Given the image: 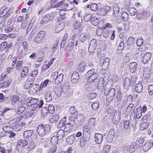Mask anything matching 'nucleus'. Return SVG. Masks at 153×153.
Instances as JSON below:
<instances>
[{
  "label": "nucleus",
  "instance_id": "nucleus-1",
  "mask_svg": "<svg viewBox=\"0 0 153 153\" xmlns=\"http://www.w3.org/2000/svg\"><path fill=\"white\" fill-rule=\"evenodd\" d=\"M50 126L48 125L44 126L41 124L38 126L37 128V131L39 135L41 137L46 135L50 131Z\"/></svg>",
  "mask_w": 153,
  "mask_h": 153
},
{
  "label": "nucleus",
  "instance_id": "nucleus-2",
  "mask_svg": "<svg viewBox=\"0 0 153 153\" xmlns=\"http://www.w3.org/2000/svg\"><path fill=\"white\" fill-rule=\"evenodd\" d=\"M98 74L95 72V70L92 68L88 71L85 76L88 82H90L94 81L97 77Z\"/></svg>",
  "mask_w": 153,
  "mask_h": 153
},
{
  "label": "nucleus",
  "instance_id": "nucleus-3",
  "mask_svg": "<svg viewBox=\"0 0 153 153\" xmlns=\"http://www.w3.org/2000/svg\"><path fill=\"white\" fill-rule=\"evenodd\" d=\"M115 90L114 88H112L108 91L105 90L104 94L106 96V100L107 101L110 102L113 100L115 95Z\"/></svg>",
  "mask_w": 153,
  "mask_h": 153
},
{
  "label": "nucleus",
  "instance_id": "nucleus-4",
  "mask_svg": "<svg viewBox=\"0 0 153 153\" xmlns=\"http://www.w3.org/2000/svg\"><path fill=\"white\" fill-rule=\"evenodd\" d=\"M63 74L62 73L59 74L57 72L53 73L52 75V79H53L54 83L56 84L61 83L63 81Z\"/></svg>",
  "mask_w": 153,
  "mask_h": 153
},
{
  "label": "nucleus",
  "instance_id": "nucleus-5",
  "mask_svg": "<svg viewBox=\"0 0 153 153\" xmlns=\"http://www.w3.org/2000/svg\"><path fill=\"white\" fill-rule=\"evenodd\" d=\"M27 144V142L26 140H19L16 145L17 151L19 152H21Z\"/></svg>",
  "mask_w": 153,
  "mask_h": 153
},
{
  "label": "nucleus",
  "instance_id": "nucleus-6",
  "mask_svg": "<svg viewBox=\"0 0 153 153\" xmlns=\"http://www.w3.org/2000/svg\"><path fill=\"white\" fill-rule=\"evenodd\" d=\"M28 78L26 81L24 86L25 88L26 89H28L32 86L35 79V78L30 75V74H28Z\"/></svg>",
  "mask_w": 153,
  "mask_h": 153
},
{
  "label": "nucleus",
  "instance_id": "nucleus-7",
  "mask_svg": "<svg viewBox=\"0 0 153 153\" xmlns=\"http://www.w3.org/2000/svg\"><path fill=\"white\" fill-rule=\"evenodd\" d=\"M54 17L53 15L52 14H47L44 16L42 20L40 22V23L42 25H45L51 21Z\"/></svg>",
  "mask_w": 153,
  "mask_h": 153
},
{
  "label": "nucleus",
  "instance_id": "nucleus-8",
  "mask_svg": "<svg viewBox=\"0 0 153 153\" xmlns=\"http://www.w3.org/2000/svg\"><path fill=\"white\" fill-rule=\"evenodd\" d=\"M75 123L77 124V125L78 126L82 125L83 123L84 122L85 118L83 114H78L76 116L75 118Z\"/></svg>",
  "mask_w": 153,
  "mask_h": 153
},
{
  "label": "nucleus",
  "instance_id": "nucleus-9",
  "mask_svg": "<svg viewBox=\"0 0 153 153\" xmlns=\"http://www.w3.org/2000/svg\"><path fill=\"white\" fill-rule=\"evenodd\" d=\"M79 38L82 42L88 41L91 39L90 35L87 33H81L79 36Z\"/></svg>",
  "mask_w": 153,
  "mask_h": 153
},
{
  "label": "nucleus",
  "instance_id": "nucleus-10",
  "mask_svg": "<svg viewBox=\"0 0 153 153\" xmlns=\"http://www.w3.org/2000/svg\"><path fill=\"white\" fill-rule=\"evenodd\" d=\"M44 104L43 101L42 100H39L37 103H36L34 104H32L30 106V109L32 111L35 110L37 108L39 107L40 108Z\"/></svg>",
  "mask_w": 153,
  "mask_h": 153
},
{
  "label": "nucleus",
  "instance_id": "nucleus-11",
  "mask_svg": "<svg viewBox=\"0 0 153 153\" xmlns=\"http://www.w3.org/2000/svg\"><path fill=\"white\" fill-rule=\"evenodd\" d=\"M115 133L113 129H111L108 133L106 137L107 141L108 143L111 142L114 137Z\"/></svg>",
  "mask_w": 153,
  "mask_h": 153
},
{
  "label": "nucleus",
  "instance_id": "nucleus-12",
  "mask_svg": "<svg viewBox=\"0 0 153 153\" xmlns=\"http://www.w3.org/2000/svg\"><path fill=\"white\" fill-rule=\"evenodd\" d=\"M111 10V7L106 6L99 10V13L102 16H104Z\"/></svg>",
  "mask_w": 153,
  "mask_h": 153
},
{
  "label": "nucleus",
  "instance_id": "nucleus-13",
  "mask_svg": "<svg viewBox=\"0 0 153 153\" xmlns=\"http://www.w3.org/2000/svg\"><path fill=\"white\" fill-rule=\"evenodd\" d=\"M23 45L24 50H22L21 51L19 55L20 57H21L23 56L24 55H25L28 49V43L26 41H24L23 42Z\"/></svg>",
  "mask_w": 153,
  "mask_h": 153
},
{
  "label": "nucleus",
  "instance_id": "nucleus-14",
  "mask_svg": "<svg viewBox=\"0 0 153 153\" xmlns=\"http://www.w3.org/2000/svg\"><path fill=\"white\" fill-rule=\"evenodd\" d=\"M137 67V63L135 62H131L129 65L130 72L132 73H134L136 72Z\"/></svg>",
  "mask_w": 153,
  "mask_h": 153
},
{
  "label": "nucleus",
  "instance_id": "nucleus-15",
  "mask_svg": "<svg viewBox=\"0 0 153 153\" xmlns=\"http://www.w3.org/2000/svg\"><path fill=\"white\" fill-rule=\"evenodd\" d=\"M79 78V74L77 72H74L72 75L71 77V80L73 83H76L77 82Z\"/></svg>",
  "mask_w": 153,
  "mask_h": 153
},
{
  "label": "nucleus",
  "instance_id": "nucleus-16",
  "mask_svg": "<svg viewBox=\"0 0 153 153\" xmlns=\"http://www.w3.org/2000/svg\"><path fill=\"white\" fill-rule=\"evenodd\" d=\"M103 140V136L100 133H96L95 135V140L96 143L100 144L102 143Z\"/></svg>",
  "mask_w": 153,
  "mask_h": 153
},
{
  "label": "nucleus",
  "instance_id": "nucleus-17",
  "mask_svg": "<svg viewBox=\"0 0 153 153\" xmlns=\"http://www.w3.org/2000/svg\"><path fill=\"white\" fill-rule=\"evenodd\" d=\"M19 97L17 95H14L13 96L12 100V106H11V107H10V108H11L13 109L16 108V106L15 105L16 103V102L19 100Z\"/></svg>",
  "mask_w": 153,
  "mask_h": 153
},
{
  "label": "nucleus",
  "instance_id": "nucleus-18",
  "mask_svg": "<svg viewBox=\"0 0 153 153\" xmlns=\"http://www.w3.org/2000/svg\"><path fill=\"white\" fill-rule=\"evenodd\" d=\"M28 101H27L26 105L28 107H29L32 104H34L36 103H37L39 100L36 98L29 97L28 98Z\"/></svg>",
  "mask_w": 153,
  "mask_h": 153
},
{
  "label": "nucleus",
  "instance_id": "nucleus-19",
  "mask_svg": "<svg viewBox=\"0 0 153 153\" xmlns=\"http://www.w3.org/2000/svg\"><path fill=\"white\" fill-rule=\"evenodd\" d=\"M122 94L121 92L120 91L117 92V94L116 95L117 100L116 102L117 104H115V105L116 107H117L118 105L120 103L121 101V99L122 98Z\"/></svg>",
  "mask_w": 153,
  "mask_h": 153
},
{
  "label": "nucleus",
  "instance_id": "nucleus-20",
  "mask_svg": "<svg viewBox=\"0 0 153 153\" xmlns=\"http://www.w3.org/2000/svg\"><path fill=\"white\" fill-rule=\"evenodd\" d=\"M102 62L101 67L102 68L105 69L109 65V59L108 58H106L104 59L102 61H101Z\"/></svg>",
  "mask_w": 153,
  "mask_h": 153
},
{
  "label": "nucleus",
  "instance_id": "nucleus-21",
  "mask_svg": "<svg viewBox=\"0 0 153 153\" xmlns=\"http://www.w3.org/2000/svg\"><path fill=\"white\" fill-rule=\"evenodd\" d=\"M82 129L84 132H86L87 133V137L85 140V141L88 140L90 137V135L89 132H90V130L87 126H84L82 127ZM85 132L83 133V135H84L85 134Z\"/></svg>",
  "mask_w": 153,
  "mask_h": 153
},
{
  "label": "nucleus",
  "instance_id": "nucleus-22",
  "mask_svg": "<svg viewBox=\"0 0 153 153\" xmlns=\"http://www.w3.org/2000/svg\"><path fill=\"white\" fill-rule=\"evenodd\" d=\"M75 138V136L72 134L68 137L66 139V141L69 144H72L74 143Z\"/></svg>",
  "mask_w": 153,
  "mask_h": 153
},
{
  "label": "nucleus",
  "instance_id": "nucleus-23",
  "mask_svg": "<svg viewBox=\"0 0 153 153\" xmlns=\"http://www.w3.org/2000/svg\"><path fill=\"white\" fill-rule=\"evenodd\" d=\"M86 66L85 63L80 62L78 66V71L79 72H83L85 70Z\"/></svg>",
  "mask_w": 153,
  "mask_h": 153
},
{
  "label": "nucleus",
  "instance_id": "nucleus-24",
  "mask_svg": "<svg viewBox=\"0 0 153 153\" xmlns=\"http://www.w3.org/2000/svg\"><path fill=\"white\" fill-rule=\"evenodd\" d=\"M151 53L150 52L146 53L144 56L143 58V61L144 64H146L151 58Z\"/></svg>",
  "mask_w": 153,
  "mask_h": 153
},
{
  "label": "nucleus",
  "instance_id": "nucleus-25",
  "mask_svg": "<svg viewBox=\"0 0 153 153\" xmlns=\"http://www.w3.org/2000/svg\"><path fill=\"white\" fill-rule=\"evenodd\" d=\"M147 14V11L144 10L141 12H137L136 16L138 19H142L144 16H146Z\"/></svg>",
  "mask_w": 153,
  "mask_h": 153
},
{
  "label": "nucleus",
  "instance_id": "nucleus-26",
  "mask_svg": "<svg viewBox=\"0 0 153 153\" xmlns=\"http://www.w3.org/2000/svg\"><path fill=\"white\" fill-rule=\"evenodd\" d=\"M124 86L127 88L130 86L131 84V78H126L123 80Z\"/></svg>",
  "mask_w": 153,
  "mask_h": 153
},
{
  "label": "nucleus",
  "instance_id": "nucleus-27",
  "mask_svg": "<svg viewBox=\"0 0 153 153\" xmlns=\"http://www.w3.org/2000/svg\"><path fill=\"white\" fill-rule=\"evenodd\" d=\"M65 136V131L63 130H60L58 131L57 133L56 136L59 138V139L61 140Z\"/></svg>",
  "mask_w": 153,
  "mask_h": 153
},
{
  "label": "nucleus",
  "instance_id": "nucleus-28",
  "mask_svg": "<svg viewBox=\"0 0 153 153\" xmlns=\"http://www.w3.org/2000/svg\"><path fill=\"white\" fill-rule=\"evenodd\" d=\"M66 121V118L65 117L62 119L58 124V127L59 128H62L65 126Z\"/></svg>",
  "mask_w": 153,
  "mask_h": 153
},
{
  "label": "nucleus",
  "instance_id": "nucleus-29",
  "mask_svg": "<svg viewBox=\"0 0 153 153\" xmlns=\"http://www.w3.org/2000/svg\"><path fill=\"white\" fill-rule=\"evenodd\" d=\"M28 67L25 66L23 67L22 69V71L21 74V76L22 77H25L28 74Z\"/></svg>",
  "mask_w": 153,
  "mask_h": 153
},
{
  "label": "nucleus",
  "instance_id": "nucleus-30",
  "mask_svg": "<svg viewBox=\"0 0 153 153\" xmlns=\"http://www.w3.org/2000/svg\"><path fill=\"white\" fill-rule=\"evenodd\" d=\"M143 89V85L140 83L137 84L135 87V90L138 93L142 92Z\"/></svg>",
  "mask_w": 153,
  "mask_h": 153
},
{
  "label": "nucleus",
  "instance_id": "nucleus-31",
  "mask_svg": "<svg viewBox=\"0 0 153 153\" xmlns=\"http://www.w3.org/2000/svg\"><path fill=\"white\" fill-rule=\"evenodd\" d=\"M33 134V131L28 130L25 131L23 133V136L24 137L26 138H29Z\"/></svg>",
  "mask_w": 153,
  "mask_h": 153
},
{
  "label": "nucleus",
  "instance_id": "nucleus-32",
  "mask_svg": "<svg viewBox=\"0 0 153 153\" xmlns=\"http://www.w3.org/2000/svg\"><path fill=\"white\" fill-rule=\"evenodd\" d=\"M49 80L46 79L41 83L39 88V91L42 90V89L46 87L49 83Z\"/></svg>",
  "mask_w": 153,
  "mask_h": 153
},
{
  "label": "nucleus",
  "instance_id": "nucleus-33",
  "mask_svg": "<svg viewBox=\"0 0 153 153\" xmlns=\"http://www.w3.org/2000/svg\"><path fill=\"white\" fill-rule=\"evenodd\" d=\"M150 143L149 141L146 142L143 147V150L145 152H146L151 148V144Z\"/></svg>",
  "mask_w": 153,
  "mask_h": 153
},
{
  "label": "nucleus",
  "instance_id": "nucleus-34",
  "mask_svg": "<svg viewBox=\"0 0 153 153\" xmlns=\"http://www.w3.org/2000/svg\"><path fill=\"white\" fill-rule=\"evenodd\" d=\"M137 146L135 142L132 143L130 146L129 152L130 153L133 152L137 149Z\"/></svg>",
  "mask_w": 153,
  "mask_h": 153
},
{
  "label": "nucleus",
  "instance_id": "nucleus-35",
  "mask_svg": "<svg viewBox=\"0 0 153 153\" xmlns=\"http://www.w3.org/2000/svg\"><path fill=\"white\" fill-rule=\"evenodd\" d=\"M59 140L57 137V136H54L51 139V143L52 145L56 146L58 142V140Z\"/></svg>",
  "mask_w": 153,
  "mask_h": 153
},
{
  "label": "nucleus",
  "instance_id": "nucleus-36",
  "mask_svg": "<svg viewBox=\"0 0 153 153\" xmlns=\"http://www.w3.org/2000/svg\"><path fill=\"white\" fill-rule=\"evenodd\" d=\"M42 38L40 37L39 35H37L33 38V42L37 43H40L43 41Z\"/></svg>",
  "mask_w": 153,
  "mask_h": 153
},
{
  "label": "nucleus",
  "instance_id": "nucleus-37",
  "mask_svg": "<svg viewBox=\"0 0 153 153\" xmlns=\"http://www.w3.org/2000/svg\"><path fill=\"white\" fill-rule=\"evenodd\" d=\"M124 43L123 42H121L117 48V50L118 53H120L121 52L124 48Z\"/></svg>",
  "mask_w": 153,
  "mask_h": 153
},
{
  "label": "nucleus",
  "instance_id": "nucleus-38",
  "mask_svg": "<svg viewBox=\"0 0 153 153\" xmlns=\"http://www.w3.org/2000/svg\"><path fill=\"white\" fill-rule=\"evenodd\" d=\"M12 125L10 126V127H11V128L15 131H16L20 130L21 128V126L20 125L18 124H15L14 125Z\"/></svg>",
  "mask_w": 153,
  "mask_h": 153
},
{
  "label": "nucleus",
  "instance_id": "nucleus-39",
  "mask_svg": "<svg viewBox=\"0 0 153 153\" xmlns=\"http://www.w3.org/2000/svg\"><path fill=\"white\" fill-rule=\"evenodd\" d=\"M130 15L132 16H134L137 13V10L134 7H130L128 10Z\"/></svg>",
  "mask_w": 153,
  "mask_h": 153
},
{
  "label": "nucleus",
  "instance_id": "nucleus-40",
  "mask_svg": "<svg viewBox=\"0 0 153 153\" xmlns=\"http://www.w3.org/2000/svg\"><path fill=\"white\" fill-rule=\"evenodd\" d=\"M99 105V102L97 101L91 104V107L92 109L94 110H96L98 108Z\"/></svg>",
  "mask_w": 153,
  "mask_h": 153
},
{
  "label": "nucleus",
  "instance_id": "nucleus-41",
  "mask_svg": "<svg viewBox=\"0 0 153 153\" xmlns=\"http://www.w3.org/2000/svg\"><path fill=\"white\" fill-rule=\"evenodd\" d=\"M149 124L146 122L143 123L141 124L140 126V129L141 130H143L146 129L148 127Z\"/></svg>",
  "mask_w": 153,
  "mask_h": 153
},
{
  "label": "nucleus",
  "instance_id": "nucleus-42",
  "mask_svg": "<svg viewBox=\"0 0 153 153\" xmlns=\"http://www.w3.org/2000/svg\"><path fill=\"white\" fill-rule=\"evenodd\" d=\"M52 94L50 93H48L46 94L45 96V99L47 102L51 101L52 99Z\"/></svg>",
  "mask_w": 153,
  "mask_h": 153
},
{
  "label": "nucleus",
  "instance_id": "nucleus-43",
  "mask_svg": "<svg viewBox=\"0 0 153 153\" xmlns=\"http://www.w3.org/2000/svg\"><path fill=\"white\" fill-rule=\"evenodd\" d=\"M91 24L95 26L97 25L99 22L98 18L95 16L91 18Z\"/></svg>",
  "mask_w": 153,
  "mask_h": 153
},
{
  "label": "nucleus",
  "instance_id": "nucleus-44",
  "mask_svg": "<svg viewBox=\"0 0 153 153\" xmlns=\"http://www.w3.org/2000/svg\"><path fill=\"white\" fill-rule=\"evenodd\" d=\"M93 15L91 13H88L85 15L84 17V19L85 21L88 22L89 20L91 21V19Z\"/></svg>",
  "mask_w": 153,
  "mask_h": 153
},
{
  "label": "nucleus",
  "instance_id": "nucleus-45",
  "mask_svg": "<svg viewBox=\"0 0 153 153\" xmlns=\"http://www.w3.org/2000/svg\"><path fill=\"white\" fill-rule=\"evenodd\" d=\"M122 16L123 21L126 22L128 19V15L126 12H123L122 14Z\"/></svg>",
  "mask_w": 153,
  "mask_h": 153
},
{
  "label": "nucleus",
  "instance_id": "nucleus-46",
  "mask_svg": "<svg viewBox=\"0 0 153 153\" xmlns=\"http://www.w3.org/2000/svg\"><path fill=\"white\" fill-rule=\"evenodd\" d=\"M75 118H76L73 116L70 117L69 118V120L70 122L69 123L72 126L77 125V124L76 123L75 120Z\"/></svg>",
  "mask_w": 153,
  "mask_h": 153
},
{
  "label": "nucleus",
  "instance_id": "nucleus-47",
  "mask_svg": "<svg viewBox=\"0 0 153 153\" xmlns=\"http://www.w3.org/2000/svg\"><path fill=\"white\" fill-rule=\"evenodd\" d=\"M54 91L56 94L57 96H59L62 94V89L60 87H58L54 89Z\"/></svg>",
  "mask_w": 153,
  "mask_h": 153
},
{
  "label": "nucleus",
  "instance_id": "nucleus-48",
  "mask_svg": "<svg viewBox=\"0 0 153 153\" xmlns=\"http://www.w3.org/2000/svg\"><path fill=\"white\" fill-rule=\"evenodd\" d=\"M103 85H102V83L100 81L97 85V88L98 89L101 90H106L105 89V85L104 83H103Z\"/></svg>",
  "mask_w": 153,
  "mask_h": 153
},
{
  "label": "nucleus",
  "instance_id": "nucleus-49",
  "mask_svg": "<svg viewBox=\"0 0 153 153\" xmlns=\"http://www.w3.org/2000/svg\"><path fill=\"white\" fill-rule=\"evenodd\" d=\"M10 10V9H7V8L4 9L2 12L1 11L0 12V17H1L5 15H6V14H7V15L8 14H9V10Z\"/></svg>",
  "mask_w": 153,
  "mask_h": 153
},
{
  "label": "nucleus",
  "instance_id": "nucleus-50",
  "mask_svg": "<svg viewBox=\"0 0 153 153\" xmlns=\"http://www.w3.org/2000/svg\"><path fill=\"white\" fill-rule=\"evenodd\" d=\"M64 26V24H62V25L59 24V26H57L55 29V32L56 33H58L62 30Z\"/></svg>",
  "mask_w": 153,
  "mask_h": 153
},
{
  "label": "nucleus",
  "instance_id": "nucleus-51",
  "mask_svg": "<svg viewBox=\"0 0 153 153\" xmlns=\"http://www.w3.org/2000/svg\"><path fill=\"white\" fill-rule=\"evenodd\" d=\"M72 125L68 123H66L65 124L64 129L65 131H68L71 130V127L72 126Z\"/></svg>",
  "mask_w": 153,
  "mask_h": 153
},
{
  "label": "nucleus",
  "instance_id": "nucleus-52",
  "mask_svg": "<svg viewBox=\"0 0 153 153\" xmlns=\"http://www.w3.org/2000/svg\"><path fill=\"white\" fill-rule=\"evenodd\" d=\"M56 146L51 145L50 147L49 150H48V152L49 153H53L55 152L56 151Z\"/></svg>",
  "mask_w": 153,
  "mask_h": 153
},
{
  "label": "nucleus",
  "instance_id": "nucleus-53",
  "mask_svg": "<svg viewBox=\"0 0 153 153\" xmlns=\"http://www.w3.org/2000/svg\"><path fill=\"white\" fill-rule=\"evenodd\" d=\"M143 43V40L142 38H138L137 42V45L138 46H140Z\"/></svg>",
  "mask_w": 153,
  "mask_h": 153
},
{
  "label": "nucleus",
  "instance_id": "nucleus-54",
  "mask_svg": "<svg viewBox=\"0 0 153 153\" xmlns=\"http://www.w3.org/2000/svg\"><path fill=\"white\" fill-rule=\"evenodd\" d=\"M7 44L6 42H4L1 43L0 47V50L1 51L4 50L7 47Z\"/></svg>",
  "mask_w": 153,
  "mask_h": 153
},
{
  "label": "nucleus",
  "instance_id": "nucleus-55",
  "mask_svg": "<svg viewBox=\"0 0 153 153\" xmlns=\"http://www.w3.org/2000/svg\"><path fill=\"white\" fill-rule=\"evenodd\" d=\"M48 113L53 114L54 111V107L53 105H50L47 108Z\"/></svg>",
  "mask_w": 153,
  "mask_h": 153
},
{
  "label": "nucleus",
  "instance_id": "nucleus-56",
  "mask_svg": "<svg viewBox=\"0 0 153 153\" xmlns=\"http://www.w3.org/2000/svg\"><path fill=\"white\" fill-rule=\"evenodd\" d=\"M149 93L150 95H153V85H149L148 87Z\"/></svg>",
  "mask_w": 153,
  "mask_h": 153
},
{
  "label": "nucleus",
  "instance_id": "nucleus-57",
  "mask_svg": "<svg viewBox=\"0 0 153 153\" xmlns=\"http://www.w3.org/2000/svg\"><path fill=\"white\" fill-rule=\"evenodd\" d=\"M88 123L91 127L93 126L95 123V118H91L89 120Z\"/></svg>",
  "mask_w": 153,
  "mask_h": 153
},
{
  "label": "nucleus",
  "instance_id": "nucleus-58",
  "mask_svg": "<svg viewBox=\"0 0 153 153\" xmlns=\"http://www.w3.org/2000/svg\"><path fill=\"white\" fill-rule=\"evenodd\" d=\"M97 96V94L96 93H90L88 96V97L89 100H92Z\"/></svg>",
  "mask_w": 153,
  "mask_h": 153
},
{
  "label": "nucleus",
  "instance_id": "nucleus-59",
  "mask_svg": "<svg viewBox=\"0 0 153 153\" xmlns=\"http://www.w3.org/2000/svg\"><path fill=\"white\" fill-rule=\"evenodd\" d=\"M59 116L58 115L54 114L51 119L52 121L56 122L59 119Z\"/></svg>",
  "mask_w": 153,
  "mask_h": 153
},
{
  "label": "nucleus",
  "instance_id": "nucleus-60",
  "mask_svg": "<svg viewBox=\"0 0 153 153\" xmlns=\"http://www.w3.org/2000/svg\"><path fill=\"white\" fill-rule=\"evenodd\" d=\"M25 108L24 106H20L18 109L17 114H20L25 110Z\"/></svg>",
  "mask_w": 153,
  "mask_h": 153
},
{
  "label": "nucleus",
  "instance_id": "nucleus-61",
  "mask_svg": "<svg viewBox=\"0 0 153 153\" xmlns=\"http://www.w3.org/2000/svg\"><path fill=\"white\" fill-rule=\"evenodd\" d=\"M142 115V110L141 108L140 110H139V111H137L136 112V117L138 119H139Z\"/></svg>",
  "mask_w": 153,
  "mask_h": 153
},
{
  "label": "nucleus",
  "instance_id": "nucleus-62",
  "mask_svg": "<svg viewBox=\"0 0 153 153\" xmlns=\"http://www.w3.org/2000/svg\"><path fill=\"white\" fill-rule=\"evenodd\" d=\"M80 24L79 22L76 21L75 22H74V27L75 29H77L79 28L80 26Z\"/></svg>",
  "mask_w": 153,
  "mask_h": 153
},
{
  "label": "nucleus",
  "instance_id": "nucleus-63",
  "mask_svg": "<svg viewBox=\"0 0 153 153\" xmlns=\"http://www.w3.org/2000/svg\"><path fill=\"white\" fill-rule=\"evenodd\" d=\"M96 47L94 46L90 45H89L88 50L89 53H92L95 49Z\"/></svg>",
  "mask_w": 153,
  "mask_h": 153
},
{
  "label": "nucleus",
  "instance_id": "nucleus-64",
  "mask_svg": "<svg viewBox=\"0 0 153 153\" xmlns=\"http://www.w3.org/2000/svg\"><path fill=\"white\" fill-rule=\"evenodd\" d=\"M91 9L92 10H96L97 8V5L95 3H93L90 6Z\"/></svg>",
  "mask_w": 153,
  "mask_h": 153
}]
</instances>
